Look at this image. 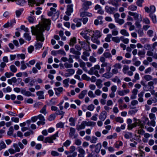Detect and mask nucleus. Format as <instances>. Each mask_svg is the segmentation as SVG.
I'll return each mask as SVG.
<instances>
[{
    "instance_id": "2f4dec72",
    "label": "nucleus",
    "mask_w": 157,
    "mask_h": 157,
    "mask_svg": "<svg viewBox=\"0 0 157 157\" xmlns=\"http://www.w3.org/2000/svg\"><path fill=\"white\" fill-rule=\"evenodd\" d=\"M143 78L147 81H148L153 79L151 75H144Z\"/></svg>"
},
{
    "instance_id": "dca6fc26",
    "label": "nucleus",
    "mask_w": 157,
    "mask_h": 157,
    "mask_svg": "<svg viewBox=\"0 0 157 157\" xmlns=\"http://www.w3.org/2000/svg\"><path fill=\"white\" fill-rule=\"evenodd\" d=\"M56 9L53 8L51 7L50 8V10L48 11V12L47 14L49 16H51L53 14L56 13H58V15H59V12L57 13L58 11L56 12Z\"/></svg>"
},
{
    "instance_id": "8fccbe9b",
    "label": "nucleus",
    "mask_w": 157,
    "mask_h": 157,
    "mask_svg": "<svg viewBox=\"0 0 157 157\" xmlns=\"http://www.w3.org/2000/svg\"><path fill=\"white\" fill-rule=\"evenodd\" d=\"M23 11V9H21L18 10H17L16 11V14L17 17H19L21 14L22 13V12Z\"/></svg>"
},
{
    "instance_id": "58836bf2",
    "label": "nucleus",
    "mask_w": 157,
    "mask_h": 157,
    "mask_svg": "<svg viewBox=\"0 0 157 157\" xmlns=\"http://www.w3.org/2000/svg\"><path fill=\"white\" fill-rule=\"evenodd\" d=\"M70 132L69 133V136L70 137H72L75 133V128L71 127L70 128Z\"/></svg>"
},
{
    "instance_id": "bb28decb",
    "label": "nucleus",
    "mask_w": 157,
    "mask_h": 157,
    "mask_svg": "<svg viewBox=\"0 0 157 157\" xmlns=\"http://www.w3.org/2000/svg\"><path fill=\"white\" fill-rule=\"evenodd\" d=\"M102 82V81L101 79L97 80L96 82V85L98 88L101 89L102 87L103 86Z\"/></svg>"
},
{
    "instance_id": "6e6d98bb",
    "label": "nucleus",
    "mask_w": 157,
    "mask_h": 157,
    "mask_svg": "<svg viewBox=\"0 0 157 157\" xmlns=\"http://www.w3.org/2000/svg\"><path fill=\"white\" fill-rule=\"evenodd\" d=\"M136 109H132L130 110L128 112V114L131 115H134L137 112Z\"/></svg>"
},
{
    "instance_id": "7c9ffc66",
    "label": "nucleus",
    "mask_w": 157,
    "mask_h": 157,
    "mask_svg": "<svg viewBox=\"0 0 157 157\" xmlns=\"http://www.w3.org/2000/svg\"><path fill=\"white\" fill-rule=\"evenodd\" d=\"M87 126L86 121H84L82 122L81 124L79 125V129H82L85 128L86 126Z\"/></svg>"
},
{
    "instance_id": "20e7f679",
    "label": "nucleus",
    "mask_w": 157,
    "mask_h": 157,
    "mask_svg": "<svg viewBox=\"0 0 157 157\" xmlns=\"http://www.w3.org/2000/svg\"><path fill=\"white\" fill-rule=\"evenodd\" d=\"M58 137V132H57L54 135L46 137L44 141V143H48L49 144L53 143H54L53 140H56L57 137Z\"/></svg>"
},
{
    "instance_id": "de8ad7c7",
    "label": "nucleus",
    "mask_w": 157,
    "mask_h": 157,
    "mask_svg": "<svg viewBox=\"0 0 157 157\" xmlns=\"http://www.w3.org/2000/svg\"><path fill=\"white\" fill-rule=\"evenodd\" d=\"M13 126H11L9 128V130L8 131L7 134L8 135L10 136H12L13 135Z\"/></svg>"
},
{
    "instance_id": "bf43d9fd",
    "label": "nucleus",
    "mask_w": 157,
    "mask_h": 157,
    "mask_svg": "<svg viewBox=\"0 0 157 157\" xmlns=\"http://www.w3.org/2000/svg\"><path fill=\"white\" fill-rule=\"evenodd\" d=\"M145 52L144 50H139L138 52V55L141 57H144L145 55Z\"/></svg>"
},
{
    "instance_id": "5fc2aeb1",
    "label": "nucleus",
    "mask_w": 157,
    "mask_h": 157,
    "mask_svg": "<svg viewBox=\"0 0 157 157\" xmlns=\"http://www.w3.org/2000/svg\"><path fill=\"white\" fill-rule=\"evenodd\" d=\"M112 35L110 34H108L107 35L106 37L105 38V41L107 42H110V39L112 38Z\"/></svg>"
},
{
    "instance_id": "c03bdc74",
    "label": "nucleus",
    "mask_w": 157,
    "mask_h": 157,
    "mask_svg": "<svg viewBox=\"0 0 157 157\" xmlns=\"http://www.w3.org/2000/svg\"><path fill=\"white\" fill-rule=\"evenodd\" d=\"M87 91L86 90H84L81 92L80 95H79V98H83L85 95L86 94Z\"/></svg>"
},
{
    "instance_id": "4be33fe9",
    "label": "nucleus",
    "mask_w": 157,
    "mask_h": 157,
    "mask_svg": "<svg viewBox=\"0 0 157 157\" xmlns=\"http://www.w3.org/2000/svg\"><path fill=\"white\" fill-rule=\"evenodd\" d=\"M75 48L77 50H75L74 48H72L70 49V52L73 54L78 55V46L76 45L75 46Z\"/></svg>"
},
{
    "instance_id": "7ed1b4c3",
    "label": "nucleus",
    "mask_w": 157,
    "mask_h": 157,
    "mask_svg": "<svg viewBox=\"0 0 157 157\" xmlns=\"http://www.w3.org/2000/svg\"><path fill=\"white\" fill-rule=\"evenodd\" d=\"M101 35L100 32L98 30H90V36H91L92 41L94 43H97V39L101 37Z\"/></svg>"
},
{
    "instance_id": "3c124183",
    "label": "nucleus",
    "mask_w": 157,
    "mask_h": 157,
    "mask_svg": "<svg viewBox=\"0 0 157 157\" xmlns=\"http://www.w3.org/2000/svg\"><path fill=\"white\" fill-rule=\"evenodd\" d=\"M36 6H40L41 4H43L44 2V0H35Z\"/></svg>"
},
{
    "instance_id": "9b49d317",
    "label": "nucleus",
    "mask_w": 157,
    "mask_h": 157,
    "mask_svg": "<svg viewBox=\"0 0 157 157\" xmlns=\"http://www.w3.org/2000/svg\"><path fill=\"white\" fill-rule=\"evenodd\" d=\"M73 5L72 4L68 5L65 13L67 15L70 16L71 13L73 12Z\"/></svg>"
},
{
    "instance_id": "603ef678",
    "label": "nucleus",
    "mask_w": 157,
    "mask_h": 157,
    "mask_svg": "<svg viewBox=\"0 0 157 157\" xmlns=\"http://www.w3.org/2000/svg\"><path fill=\"white\" fill-rule=\"evenodd\" d=\"M24 37L27 40L30 41L31 39V36L27 33H25L24 34Z\"/></svg>"
},
{
    "instance_id": "f3484780",
    "label": "nucleus",
    "mask_w": 157,
    "mask_h": 157,
    "mask_svg": "<svg viewBox=\"0 0 157 157\" xmlns=\"http://www.w3.org/2000/svg\"><path fill=\"white\" fill-rule=\"evenodd\" d=\"M121 1V0H109L108 3L109 4L117 7L119 6V2Z\"/></svg>"
},
{
    "instance_id": "c85d7f7f",
    "label": "nucleus",
    "mask_w": 157,
    "mask_h": 157,
    "mask_svg": "<svg viewBox=\"0 0 157 157\" xmlns=\"http://www.w3.org/2000/svg\"><path fill=\"white\" fill-rule=\"evenodd\" d=\"M137 8V7L136 6L134 5H132L129 6L128 8L129 10H131L132 11H136Z\"/></svg>"
},
{
    "instance_id": "4c0bfd02",
    "label": "nucleus",
    "mask_w": 157,
    "mask_h": 157,
    "mask_svg": "<svg viewBox=\"0 0 157 157\" xmlns=\"http://www.w3.org/2000/svg\"><path fill=\"white\" fill-rule=\"evenodd\" d=\"M123 145V143L121 141H118L116 143L114 144V147L117 148H119L120 146Z\"/></svg>"
},
{
    "instance_id": "5701e85b",
    "label": "nucleus",
    "mask_w": 157,
    "mask_h": 157,
    "mask_svg": "<svg viewBox=\"0 0 157 157\" xmlns=\"http://www.w3.org/2000/svg\"><path fill=\"white\" fill-rule=\"evenodd\" d=\"M77 119V118L76 117H70L69 120V122H70L69 124L71 126H75V122Z\"/></svg>"
},
{
    "instance_id": "13d9d810",
    "label": "nucleus",
    "mask_w": 157,
    "mask_h": 157,
    "mask_svg": "<svg viewBox=\"0 0 157 157\" xmlns=\"http://www.w3.org/2000/svg\"><path fill=\"white\" fill-rule=\"evenodd\" d=\"M115 22L121 25L124 23L125 21L123 19L119 18Z\"/></svg>"
},
{
    "instance_id": "cd10ccee",
    "label": "nucleus",
    "mask_w": 157,
    "mask_h": 157,
    "mask_svg": "<svg viewBox=\"0 0 157 157\" xmlns=\"http://www.w3.org/2000/svg\"><path fill=\"white\" fill-rule=\"evenodd\" d=\"M101 147V143H98L95 146V151L96 153L99 152L100 149Z\"/></svg>"
},
{
    "instance_id": "f257e3e1",
    "label": "nucleus",
    "mask_w": 157,
    "mask_h": 157,
    "mask_svg": "<svg viewBox=\"0 0 157 157\" xmlns=\"http://www.w3.org/2000/svg\"><path fill=\"white\" fill-rule=\"evenodd\" d=\"M43 26H37L36 27H31V32L33 35L36 36V41L35 44L36 49H39L42 47L43 42L44 40L43 32L44 29L48 31L50 29L51 20L48 19H44L43 20Z\"/></svg>"
},
{
    "instance_id": "a211bd4d",
    "label": "nucleus",
    "mask_w": 157,
    "mask_h": 157,
    "mask_svg": "<svg viewBox=\"0 0 157 157\" xmlns=\"http://www.w3.org/2000/svg\"><path fill=\"white\" fill-rule=\"evenodd\" d=\"M155 120H151L150 123L149 119L148 118H145L144 119L145 123L147 122V124L148 126L151 125L153 127H155Z\"/></svg>"
},
{
    "instance_id": "39448f33",
    "label": "nucleus",
    "mask_w": 157,
    "mask_h": 157,
    "mask_svg": "<svg viewBox=\"0 0 157 157\" xmlns=\"http://www.w3.org/2000/svg\"><path fill=\"white\" fill-rule=\"evenodd\" d=\"M128 14L129 15L133 16L135 20L136 21H142V18L141 14H139L136 12H132L131 11H129L128 12Z\"/></svg>"
},
{
    "instance_id": "f03ea898",
    "label": "nucleus",
    "mask_w": 157,
    "mask_h": 157,
    "mask_svg": "<svg viewBox=\"0 0 157 157\" xmlns=\"http://www.w3.org/2000/svg\"><path fill=\"white\" fill-rule=\"evenodd\" d=\"M133 120L134 122L132 124V120L131 119L129 118L127 120V129L128 130H131L133 128L136 127L137 126H140V127L142 128L145 125V123L144 121H141L140 119H137L135 117L133 118Z\"/></svg>"
},
{
    "instance_id": "9d476101",
    "label": "nucleus",
    "mask_w": 157,
    "mask_h": 157,
    "mask_svg": "<svg viewBox=\"0 0 157 157\" xmlns=\"http://www.w3.org/2000/svg\"><path fill=\"white\" fill-rule=\"evenodd\" d=\"M92 5L91 2L86 1L82 5V9L84 10H87L90 8V6Z\"/></svg>"
},
{
    "instance_id": "393cba45",
    "label": "nucleus",
    "mask_w": 157,
    "mask_h": 157,
    "mask_svg": "<svg viewBox=\"0 0 157 157\" xmlns=\"http://www.w3.org/2000/svg\"><path fill=\"white\" fill-rule=\"evenodd\" d=\"M144 93V91H142L138 94V100L140 102H143L144 99L143 98V97Z\"/></svg>"
},
{
    "instance_id": "423d86ee",
    "label": "nucleus",
    "mask_w": 157,
    "mask_h": 157,
    "mask_svg": "<svg viewBox=\"0 0 157 157\" xmlns=\"http://www.w3.org/2000/svg\"><path fill=\"white\" fill-rule=\"evenodd\" d=\"M79 44L81 46L82 48H83L86 51H91L90 47V43L87 41L86 42H79Z\"/></svg>"
},
{
    "instance_id": "f704fd0d",
    "label": "nucleus",
    "mask_w": 157,
    "mask_h": 157,
    "mask_svg": "<svg viewBox=\"0 0 157 157\" xmlns=\"http://www.w3.org/2000/svg\"><path fill=\"white\" fill-rule=\"evenodd\" d=\"M47 105H45L40 110V112L45 115L47 113L46 111Z\"/></svg>"
},
{
    "instance_id": "37998d69",
    "label": "nucleus",
    "mask_w": 157,
    "mask_h": 157,
    "mask_svg": "<svg viewBox=\"0 0 157 157\" xmlns=\"http://www.w3.org/2000/svg\"><path fill=\"white\" fill-rule=\"evenodd\" d=\"M103 55L105 58H111L112 56L110 53L109 52H105L103 53Z\"/></svg>"
},
{
    "instance_id": "aec40b11",
    "label": "nucleus",
    "mask_w": 157,
    "mask_h": 157,
    "mask_svg": "<svg viewBox=\"0 0 157 157\" xmlns=\"http://www.w3.org/2000/svg\"><path fill=\"white\" fill-rule=\"evenodd\" d=\"M107 117V113L105 111L102 112L100 114L99 119L101 121H104Z\"/></svg>"
},
{
    "instance_id": "c756f323",
    "label": "nucleus",
    "mask_w": 157,
    "mask_h": 157,
    "mask_svg": "<svg viewBox=\"0 0 157 157\" xmlns=\"http://www.w3.org/2000/svg\"><path fill=\"white\" fill-rule=\"evenodd\" d=\"M76 40L75 37H73L71 38L70 42L69 43V45L70 46H73L76 43Z\"/></svg>"
},
{
    "instance_id": "338daca9",
    "label": "nucleus",
    "mask_w": 157,
    "mask_h": 157,
    "mask_svg": "<svg viewBox=\"0 0 157 157\" xmlns=\"http://www.w3.org/2000/svg\"><path fill=\"white\" fill-rule=\"evenodd\" d=\"M35 0H28V5L29 6H32L34 4L36 5Z\"/></svg>"
},
{
    "instance_id": "72a5a7b5",
    "label": "nucleus",
    "mask_w": 157,
    "mask_h": 157,
    "mask_svg": "<svg viewBox=\"0 0 157 157\" xmlns=\"http://www.w3.org/2000/svg\"><path fill=\"white\" fill-rule=\"evenodd\" d=\"M120 33L123 36H128L129 35V33L127 31V30L124 29H122L120 31Z\"/></svg>"
},
{
    "instance_id": "a19ab883",
    "label": "nucleus",
    "mask_w": 157,
    "mask_h": 157,
    "mask_svg": "<svg viewBox=\"0 0 157 157\" xmlns=\"http://www.w3.org/2000/svg\"><path fill=\"white\" fill-rule=\"evenodd\" d=\"M87 126L90 127H94L96 125V123L94 121H89L88 122L86 121Z\"/></svg>"
},
{
    "instance_id": "ddd939ff",
    "label": "nucleus",
    "mask_w": 157,
    "mask_h": 157,
    "mask_svg": "<svg viewBox=\"0 0 157 157\" xmlns=\"http://www.w3.org/2000/svg\"><path fill=\"white\" fill-rule=\"evenodd\" d=\"M66 71L64 74V76L66 77H70L74 74L75 70L73 69H70L66 70Z\"/></svg>"
},
{
    "instance_id": "6ab92c4d",
    "label": "nucleus",
    "mask_w": 157,
    "mask_h": 157,
    "mask_svg": "<svg viewBox=\"0 0 157 157\" xmlns=\"http://www.w3.org/2000/svg\"><path fill=\"white\" fill-rule=\"evenodd\" d=\"M89 51H84L82 55L81 56L82 58L85 61H87L88 60L87 57L90 55V53L88 52Z\"/></svg>"
},
{
    "instance_id": "6e6552de",
    "label": "nucleus",
    "mask_w": 157,
    "mask_h": 157,
    "mask_svg": "<svg viewBox=\"0 0 157 157\" xmlns=\"http://www.w3.org/2000/svg\"><path fill=\"white\" fill-rule=\"evenodd\" d=\"M90 30L85 29L80 33V35L85 39L88 40L90 39Z\"/></svg>"
},
{
    "instance_id": "774afa93",
    "label": "nucleus",
    "mask_w": 157,
    "mask_h": 157,
    "mask_svg": "<svg viewBox=\"0 0 157 157\" xmlns=\"http://www.w3.org/2000/svg\"><path fill=\"white\" fill-rule=\"evenodd\" d=\"M64 66L66 68H71L72 67L73 65L69 63L66 62L64 64Z\"/></svg>"
},
{
    "instance_id": "680f3d73",
    "label": "nucleus",
    "mask_w": 157,
    "mask_h": 157,
    "mask_svg": "<svg viewBox=\"0 0 157 157\" xmlns=\"http://www.w3.org/2000/svg\"><path fill=\"white\" fill-rule=\"evenodd\" d=\"M111 76L110 75V73H109V72H107L103 74L102 75V77H105L107 78H109L111 77Z\"/></svg>"
},
{
    "instance_id": "c9c22d12",
    "label": "nucleus",
    "mask_w": 157,
    "mask_h": 157,
    "mask_svg": "<svg viewBox=\"0 0 157 157\" xmlns=\"http://www.w3.org/2000/svg\"><path fill=\"white\" fill-rule=\"evenodd\" d=\"M149 15L151 18L153 23H156L157 20L156 15L154 14H149Z\"/></svg>"
},
{
    "instance_id": "69168bd1",
    "label": "nucleus",
    "mask_w": 157,
    "mask_h": 157,
    "mask_svg": "<svg viewBox=\"0 0 157 157\" xmlns=\"http://www.w3.org/2000/svg\"><path fill=\"white\" fill-rule=\"evenodd\" d=\"M56 113L57 115H60L61 116V118L63 117V116L64 114V112L62 110H57L56 111Z\"/></svg>"
},
{
    "instance_id": "864d4df0",
    "label": "nucleus",
    "mask_w": 157,
    "mask_h": 157,
    "mask_svg": "<svg viewBox=\"0 0 157 157\" xmlns=\"http://www.w3.org/2000/svg\"><path fill=\"white\" fill-rule=\"evenodd\" d=\"M13 147L14 148V150L16 151V152H19L20 151V149L18 147V144L16 143L13 144Z\"/></svg>"
},
{
    "instance_id": "09e8293b",
    "label": "nucleus",
    "mask_w": 157,
    "mask_h": 157,
    "mask_svg": "<svg viewBox=\"0 0 157 157\" xmlns=\"http://www.w3.org/2000/svg\"><path fill=\"white\" fill-rule=\"evenodd\" d=\"M112 81L113 82H117L118 84H121V81L120 79L117 77H116L114 78H113Z\"/></svg>"
},
{
    "instance_id": "e2e57ef3",
    "label": "nucleus",
    "mask_w": 157,
    "mask_h": 157,
    "mask_svg": "<svg viewBox=\"0 0 157 157\" xmlns=\"http://www.w3.org/2000/svg\"><path fill=\"white\" fill-rule=\"evenodd\" d=\"M5 75L7 78H10L14 75V74L11 72H6L5 73Z\"/></svg>"
},
{
    "instance_id": "1a4fd4ad",
    "label": "nucleus",
    "mask_w": 157,
    "mask_h": 157,
    "mask_svg": "<svg viewBox=\"0 0 157 157\" xmlns=\"http://www.w3.org/2000/svg\"><path fill=\"white\" fill-rule=\"evenodd\" d=\"M105 12L110 14H113L117 10V8L107 6H105Z\"/></svg>"
},
{
    "instance_id": "a18cd8bd",
    "label": "nucleus",
    "mask_w": 157,
    "mask_h": 157,
    "mask_svg": "<svg viewBox=\"0 0 157 157\" xmlns=\"http://www.w3.org/2000/svg\"><path fill=\"white\" fill-rule=\"evenodd\" d=\"M79 157H84L85 151L84 150L81 148H79Z\"/></svg>"
},
{
    "instance_id": "e433bc0d",
    "label": "nucleus",
    "mask_w": 157,
    "mask_h": 157,
    "mask_svg": "<svg viewBox=\"0 0 157 157\" xmlns=\"http://www.w3.org/2000/svg\"><path fill=\"white\" fill-rule=\"evenodd\" d=\"M80 66L81 67H82L83 69L85 71H87V69L86 67V64L85 63L83 62L82 60H81L80 62Z\"/></svg>"
},
{
    "instance_id": "0eeeda50",
    "label": "nucleus",
    "mask_w": 157,
    "mask_h": 157,
    "mask_svg": "<svg viewBox=\"0 0 157 157\" xmlns=\"http://www.w3.org/2000/svg\"><path fill=\"white\" fill-rule=\"evenodd\" d=\"M144 9L146 12L149 13V14H153L156 11V8L155 6L153 5H151L148 7L147 6L144 7Z\"/></svg>"
},
{
    "instance_id": "b1692460",
    "label": "nucleus",
    "mask_w": 157,
    "mask_h": 157,
    "mask_svg": "<svg viewBox=\"0 0 157 157\" xmlns=\"http://www.w3.org/2000/svg\"><path fill=\"white\" fill-rule=\"evenodd\" d=\"M44 92L42 91H39L36 92V95L38 96V99H44Z\"/></svg>"
},
{
    "instance_id": "f8f14e48",
    "label": "nucleus",
    "mask_w": 157,
    "mask_h": 157,
    "mask_svg": "<svg viewBox=\"0 0 157 157\" xmlns=\"http://www.w3.org/2000/svg\"><path fill=\"white\" fill-rule=\"evenodd\" d=\"M103 19V17L101 16H99L97 17V19L94 20V24L96 25H102L103 22L102 21Z\"/></svg>"
},
{
    "instance_id": "0e129e2a",
    "label": "nucleus",
    "mask_w": 157,
    "mask_h": 157,
    "mask_svg": "<svg viewBox=\"0 0 157 157\" xmlns=\"http://www.w3.org/2000/svg\"><path fill=\"white\" fill-rule=\"evenodd\" d=\"M5 93L10 92L12 90L11 88L9 86H8L6 88H4L2 90Z\"/></svg>"
},
{
    "instance_id": "052dcab7",
    "label": "nucleus",
    "mask_w": 157,
    "mask_h": 157,
    "mask_svg": "<svg viewBox=\"0 0 157 157\" xmlns=\"http://www.w3.org/2000/svg\"><path fill=\"white\" fill-rule=\"evenodd\" d=\"M115 120L117 122H119L120 123H122L124 122L123 118L120 117H116Z\"/></svg>"
},
{
    "instance_id": "79ce46f5",
    "label": "nucleus",
    "mask_w": 157,
    "mask_h": 157,
    "mask_svg": "<svg viewBox=\"0 0 157 157\" xmlns=\"http://www.w3.org/2000/svg\"><path fill=\"white\" fill-rule=\"evenodd\" d=\"M129 69V67L128 66L124 65L122 69V71L124 74H126Z\"/></svg>"
},
{
    "instance_id": "ea45409f",
    "label": "nucleus",
    "mask_w": 157,
    "mask_h": 157,
    "mask_svg": "<svg viewBox=\"0 0 157 157\" xmlns=\"http://www.w3.org/2000/svg\"><path fill=\"white\" fill-rule=\"evenodd\" d=\"M69 78H67L63 80V83L64 84L63 86L64 87H67L68 86V82H69Z\"/></svg>"
},
{
    "instance_id": "49530a36",
    "label": "nucleus",
    "mask_w": 157,
    "mask_h": 157,
    "mask_svg": "<svg viewBox=\"0 0 157 157\" xmlns=\"http://www.w3.org/2000/svg\"><path fill=\"white\" fill-rule=\"evenodd\" d=\"M98 139L95 136H92L90 140V142L93 144L97 143Z\"/></svg>"
},
{
    "instance_id": "2eb2a0df",
    "label": "nucleus",
    "mask_w": 157,
    "mask_h": 157,
    "mask_svg": "<svg viewBox=\"0 0 157 157\" xmlns=\"http://www.w3.org/2000/svg\"><path fill=\"white\" fill-rule=\"evenodd\" d=\"M130 92L129 90L128 89H124L122 90H118L117 91L118 94L120 96H124Z\"/></svg>"
},
{
    "instance_id": "412c9836",
    "label": "nucleus",
    "mask_w": 157,
    "mask_h": 157,
    "mask_svg": "<svg viewBox=\"0 0 157 157\" xmlns=\"http://www.w3.org/2000/svg\"><path fill=\"white\" fill-rule=\"evenodd\" d=\"M54 90L55 91V94L58 97L60 95V94L61 93L63 90L62 87H60L57 88H55Z\"/></svg>"
},
{
    "instance_id": "4d7b16f0",
    "label": "nucleus",
    "mask_w": 157,
    "mask_h": 157,
    "mask_svg": "<svg viewBox=\"0 0 157 157\" xmlns=\"http://www.w3.org/2000/svg\"><path fill=\"white\" fill-rule=\"evenodd\" d=\"M10 71L13 73H15L17 70L16 67L14 65H11L10 67Z\"/></svg>"
},
{
    "instance_id": "a878e982",
    "label": "nucleus",
    "mask_w": 157,
    "mask_h": 157,
    "mask_svg": "<svg viewBox=\"0 0 157 157\" xmlns=\"http://www.w3.org/2000/svg\"><path fill=\"white\" fill-rule=\"evenodd\" d=\"M123 38V36H121L120 37L118 36L113 37L112 38V40L113 41L116 43H119L120 41V40Z\"/></svg>"
},
{
    "instance_id": "4468645a",
    "label": "nucleus",
    "mask_w": 157,
    "mask_h": 157,
    "mask_svg": "<svg viewBox=\"0 0 157 157\" xmlns=\"http://www.w3.org/2000/svg\"><path fill=\"white\" fill-rule=\"evenodd\" d=\"M8 2L10 1L14 2L15 1L17 4L20 6H23L26 3V2L25 0H7Z\"/></svg>"
},
{
    "instance_id": "473e14b6",
    "label": "nucleus",
    "mask_w": 157,
    "mask_h": 157,
    "mask_svg": "<svg viewBox=\"0 0 157 157\" xmlns=\"http://www.w3.org/2000/svg\"><path fill=\"white\" fill-rule=\"evenodd\" d=\"M132 136V133L130 132H126L124 135V137L126 139H130Z\"/></svg>"
}]
</instances>
